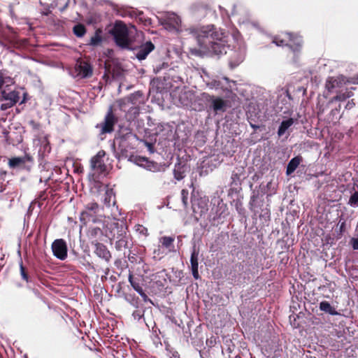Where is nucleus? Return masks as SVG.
I'll return each mask as SVG.
<instances>
[{
    "label": "nucleus",
    "mask_w": 358,
    "mask_h": 358,
    "mask_svg": "<svg viewBox=\"0 0 358 358\" xmlns=\"http://www.w3.org/2000/svg\"><path fill=\"white\" fill-rule=\"evenodd\" d=\"M189 33L196 37L201 47L215 55L226 52L224 34L214 25L203 27L199 29H189Z\"/></svg>",
    "instance_id": "1"
},
{
    "label": "nucleus",
    "mask_w": 358,
    "mask_h": 358,
    "mask_svg": "<svg viewBox=\"0 0 358 358\" xmlns=\"http://www.w3.org/2000/svg\"><path fill=\"white\" fill-rule=\"evenodd\" d=\"M115 44L122 49H131V40L129 36V29L122 21H116L110 31Z\"/></svg>",
    "instance_id": "2"
},
{
    "label": "nucleus",
    "mask_w": 358,
    "mask_h": 358,
    "mask_svg": "<svg viewBox=\"0 0 358 358\" xmlns=\"http://www.w3.org/2000/svg\"><path fill=\"white\" fill-rule=\"evenodd\" d=\"M109 229L111 234L110 238L117 239L115 244L117 250H122V249L130 248V236L127 234V227L119 222H113L110 224Z\"/></svg>",
    "instance_id": "3"
},
{
    "label": "nucleus",
    "mask_w": 358,
    "mask_h": 358,
    "mask_svg": "<svg viewBox=\"0 0 358 358\" xmlns=\"http://www.w3.org/2000/svg\"><path fill=\"white\" fill-rule=\"evenodd\" d=\"M273 42L278 46H287L293 52L299 51L303 44L301 36L289 32L281 33L275 36Z\"/></svg>",
    "instance_id": "4"
},
{
    "label": "nucleus",
    "mask_w": 358,
    "mask_h": 358,
    "mask_svg": "<svg viewBox=\"0 0 358 358\" xmlns=\"http://www.w3.org/2000/svg\"><path fill=\"white\" fill-rule=\"evenodd\" d=\"M99 205L96 202H91L85 206V209L80 213V221L82 223L80 227L87 226L90 222L94 224L101 223V220L98 217Z\"/></svg>",
    "instance_id": "5"
},
{
    "label": "nucleus",
    "mask_w": 358,
    "mask_h": 358,
    "mask_svg": "<svg viewBox=\"0 0 358 358\" xmlns=\"http://www.w3.org/2000/svg\"><path fill=\"white\" fill-rule=\"evenodd\" d=\"M118 117L113 112V107L110 106L104 117V120L96 127L101 129V134H110L114 131V126L117 123Z\"/></svg>",
    "instance_id": "6"
},
{
    "label": "nucleus",
    "mask_w": 358,
    "mask_h": 358,
    "mask_svg": "<svg viewBox=\"0 0 358 358\" xmlns=\"http://www.w3.org/2000/svg\"><path fill=\"white\" fill-rule=\"evenodd\" d=\"M347 81L343 76H331L329 77L325 83V90L327 92V97L332 93H336L341 88H342Z\"/></svg>",
    "instance_id": "7"
},
{
    "label": "nucleus",
    "mask_w": 358,
    "mask_h": 358,
    "mask_svg": "<svg viewBox=\"0 0 358 358\" xmlns=\"http://www.w3.org/2000/svg\"><path fill=\"white\" fill-rule=\"evenodd\" d=\"M105 156L106 152L103 150H101L90 159L91 169L98 174H103L106 171L107 166L103 161Z\"/></svg>",
    "instance_id": "8"
},
{
    "label": "nucleus",
    "mask_w": 358,
    "mask_h": 358,
    "mask_svg": "<svg viewBox=\"0 0 358 358\" xmlns=\"http://www.w3.org/2000/svg\"><path fill=\"white\" fill-rule=\"evenodd\" d=\"M53 255L60 260H64L67 257L68 248L66 241L62 239H56L52 243Z\"/></svg>",
    "instance_id": "9"
},
{
    "label": "nucleus",
    "mask_w": 358,
    "mask_h": 358,
    "mask_svg": "<svg viewBox=\"0 0 358 358\" xmlns=\"http://www.w3.org/2000/svg\"><path fill=\"white\" fill-rule=\"evenodd\" d=\"M245 170L243 167L236 168L235 170L232 171L231 176V182H230V188L229 190V194H232L233 192H238V187L241 189V176L244 174Z\"/></svg>",
    "instance_id": "10"
},
{
    "label": "nucleus",
    "mask_w": 358,
    "mask_h": 358,
    "mask_svg": "<svg viewBox=\"0 0 358 358\" xmlns=\"http://www.w3.org/2000/svg\"><path fill=\"white\" fill-rule=\"evenodd\" d=\"M128 280L133 289L145 300L148 296L141 286L143 282V277L139 275H134L131 272H129Z\"/></svg>",
    "instance_id": "11"
},
{
    "label": "nucleus",
    "mask_w": 358,
    "mask_h": 358,
    "mask_svg": "<svg viewBox=\"0 0 358 358\" xmlns=\"http://www.w3.org/2000/svg\"><path fill=\"white\" fill-rule=\"evenodd\" d=\"M86 235L89 241L94 245L96 243H99L103 233L100 227L92 226L88 228Z\"/></svg>",
    "instance_id": "12"
},
{
    "label": "nucleus",
    "mask_w": 358,
    "mask_h": 358,
    "mask_svg": "<svg viewBox=\"0 0 358 358\" xmlns=\"http://www.w3.org/2000/svg\"><path fill=\"white\" fill-rule=\"evenodd\" d=\"M78 74L82 78H89L92 76V68L90 64L83 60H78L76 65Z\"/></svg>",
    "instance_id": "13"
},
{
    "label": "nucleus",
    "mask_w": 358,
    "mask_h": 358,
    "mask_svg": "<svg viewBox=\"0 0 358 358\" xmlns=\"http://www.w3.org/2000/svg\"><path fill=\"white\" fill-rule=\"evenodd\" d=\"M33 157L31 155L26 154L23 157H13L10 159L8 161V166L11 169H15L17 167L24 168L27 162H33Z\"/></svg>",
    "instance_id": "14"
},
{
    "label": "nucleus",
    "mask_w": 358,
    "mask_h": 358,
    "mask_svg": "<svg viewBox=\"0 0 358 358\" xmlns=\"http://www.w3.org/2000/svg\"><path fill=\"white\" fill-rule=\"evenodd\" d=\"M154 49V44L151 41H147L137 49L136 57L140 61L143 60Z\"/></svg>",
    "instance_id": "15"
},
{
    "label": "nucleus",
    "mask_w": 358,
    "mask_h": 358,
    "mask_svg": "<svg viewBox=\"0 0 358 358\" xmlns=\"http://www.w3.org/2000/svg\"><path fill=\"white\" fill-rule=\"evenodd\" d=\"M199 254V249H196L195 247H194L192 254H191L190 264H191V269H192L193 277L196 280H198L200 278L199 274V271H198Z\"/></svg>",
    "instance_id": "16"
},
{
    "label": "nucleus",
    "mask_w": 358,
    "mask_h": 358,
    "mask_svg": "<svg viewBox=\"0 0 358 358\" xmlns=\"http://www.w3.org/2000/svg\"><path fill=\"white\" fill-rule=\"evenodd\" d=\"M94 253L100 258L104 259L106 262H109L112 257L110 252L107 247L103 243H96Z\"/></svg>",
    "instance_id": "17"
},
{
    "label": "nucleus",
    "mask_w": 358,
    "mask_h": 358,
    "mask_svg": "<svg viewBox=\"0 0 358 358\" xmlns=\"http://www.w3.org/2000/svg\"><path fill=\"white\" fill-rule=\"evenodd\" d=\"M353 96V92L351 90H346L345 92L338 91L336 92V95L329 99L327 103L328 106L333 104L336 101L343 102L347 99L350 98Z\"/></svg>",
    "instance_id": "18"
},
{
    "label": "nucleus",
    "mask_w": 358,
    "mask_h": 358,
    "mask_svg": "<svg viewBox=\"0 0 358 358\" xmlns=\"http://www.w3.org/2000/svg\"><path fill=\"white\" fill-rule=\"evenodd\" d=\"M215 214L214 220L225 217L228 215L227 205L223 202L222 199L218 200Z\"/></svg>",
    "instance_id": "19"
},
{
    "label": "nucleus",
    "mask_w": 358,
    "mask_h": 358,
    "mask_svg": "<svg viewBox=\"0 0 358 358\" xmlns=\"http://www.w3.org/2000/svg\"><path fill=\"white\" fill-rule=\"evenodd\" d=\"M174 241L175 238L172 236H164L159 238V244L168 253L175 251Z\"/></svg>",
    "instance_id": "20"
},
{
    "label": "nucleus",
    "mask_w": 358,
    "mask_h": 358,
    "mask_svg": "<svg viewBox=\"0 0 358 358\" xmlns=\"http://www.w3.org/2000/svg\"><path fill=\"white\" fill-rule=\"evenodd\" d=\"M186 165L185 164H182L181 162H178L175 164V168L173 170V175L175 179L177 180H180L185 177L186 172Z\"/></svg>",
    "instance_id": "21"
},
{
    "label": "nucleus",
    "mask_w": 358,
    "mask_h": 358,
    "mask_svg": "<svg viewBox=\"0 0 358 358\" xmlns=\"http://www.w3.org/2000/svg\"><path fill=\"white\" fill-rule=\"evenodd\" d=\"M105 69L106 73L104 77L108 74H110L113 78H117L122 76V69L117 65L112 66L106 64Z\"/></svg>",
    "instance_id": "22"
},
{
    "label": "nucleus",
    "mask_w": 358,
    "mask_h": 358,
    "mask_svg": "<svg viewBox=\"0 0 358 358\" xmlns=\"http://www.w3.org/2000/svg\"><path fill=\"white\" fill-rule=\"evenodd\" d=\"M302 161V157L301 156H296L292 158L288 163L287 166L286 174L287 176L292 174L299 166L301 162Z\"/></svg>",
    "instance_id": "23"
},
{
    "label": "nucleus",
    "mask_w": 358,
    "mask_h": 358,
    "mask_svg": "<svg viewBox=\"0 0 358 358\" xmlns=\"http://www.w3.org/2000/svg\"><path fill=\"white\" fill-rule=\"evenodd\" d=\"M192 209L193 211L195 213H199L200 215H202L203 213H206L208 210L207 208V204L205 201H202L201 199L197 200V201H194L192 203Z\"/></svg>",
    "instance_id": "24"
},
{
    "label": "nucleus",
    "mask_w": 358,
    "mask_h": 358,
    "mask_svg": "<svg viewBox=\"0 0 358 358\" xmlns=\"http://www.w3.org/2000/svg\"><path fill=\"white\" fill-rule=\"evenodd\" d=\"M294 123V120L292 117L288 118L285 120H283L280 125L279 126L278 130V136H282L285 134L286 131L293 125Z\"/></svg>",
    "instance_id": "25"
},
{
    "label": "nucleus",
    "mask_w": 358,
    "mask_h": 358,
    "mask_svg": "<svg viewBox=\"0 0 358 358\" xmlns=\"http://www.w3.org/2000/svg\"><path fill=\"white\" fill-rule=\"evenodd\" d=\"M320 310L329 313L331 315H337L338 314L336 309L334 307H332L331 304L327 301H323L320 302Z\"/></svg>",
    "instance_id": "26"
},
{
    "label": "nucleus",
    "mask_w": 358,
    "mask_h": 358,
    "mask_svg": "<svg viewBox=\"0 0 358 358\" xmlns=\"http://www.w3.org/2000/svg\"><path fill=\"white\" fill-rule=\"evenodd\" d=\"M341 109V103H338L337 106L331 108L329 113V119L331 122H336L342 117V114L340 113Z\"/></svg>",
    "instance_id": "27"
},
{
    "label": "nucleus",
    "mask_w": 358,
    "mask_h": 358,
    "mask_svg": "<svg viewBox=\"0 0 358 358\" xmlns=\"http://www.w3.org/2000/svg\"><path fill=\"white\" fill-rule=\"evenodd\" d=\"M143 96V93L140 91H137L134 93L131 94L128 96H127L124 99L127 102L130 103L131 104H136L138 101V99L141 98Z\"/></svg>",
    "instance_id": "28"
},
{
    "label": "nucleus",
    "mask_w": 358,
    "mask_h": 358,
    "mask_svg": "<svg viewBox=\"0 0 358 358\" xmlns=\"http://www.w3.org/2000/svg\"><path fill=\"white\" fill-rule=\"evenodd\" d=\"M73 32L77 37L81 38L86 34L85 26L83 24H77L73 28Z\"/></svg>",
    "instance_id": "29"
},
{
    "label": "nucleus",
    "mask_w": 358,
    "mask_h": 358,
    "mask_svg": "<svg viewBox=\"0 0 358 358\" xmlns=\"http://www.w3.org/2000/svg\"><path fill=\"white\" fill-rule=\"evenodd\" d=\"M169 254L166 250L159 244L153 251V258L156 259H162L165 255Z\"/></svg>",
    "instance_id": "30"
},
{
    "label": "nucleus",
    "mask_w": 358,
    "mask_h": 358,
    "mask_svg": "<svg viewBox=\"0 0 358 358\" xmlns=\"http://www.w3.org/2000/svg\"><path fill=\"white\" fill-rule=\"evenodd\" d=\"M115 199V193L113 189H107L104 194V203L106 206L110 207L112 203V199Z\"/></svg>",
    "instance_id": "31"
},
{
    "label": "nucleus",
    "mask_w": 358,
    "mask_h": 358,
    "mask_svg": "<svg viewBox=\"0 0 358 358\" xmlns=\"http://www.w3.org/2000/svg\"><path fill=\"white\" fill-rule=\"evenodd\" d=\"M213 108L215 111L223 110L225 106V101L221 98H215L213 100Z\"/></svg>",
    "instance_id": "32"
},
{
    "label": "nucleus",
    "mask_w": 358,
    "mask_h": 358,
    "mask_svg": "<svg viewBox=\"0 0 358 358\" xmlns=\"http://www.w3.org/2000/svg\"><path fill=\"white\" fill-rule=\"evenodd\" d=\"M222 81H223V83L222 85V91L224 92H227V93L231 92V91H232L231 83H234V81L230 80L227 77H223Z\"/></svg>",
    "instance_id": "33"
},
{
    "label": "nucleus",
    "mask_w": 358,
    "mask_h": 358,
    "mask_svg": "<svg viewBox=\"0 0 358 358\" xmlns=\"http://www.w3.org/2000/svg\"><path fill=\"white\" fill-rule=\"evenodd\" d=\"M20 275H21L22 279L25 280L27 282H29V275L28 274L27 269L26 268L25 266H24L23 262L22 260H20Z\"/></svg>",
    "instance_id": "34"
},
{
    "label": "nucleus",
    "mask_w": 358,
    "mask_h": 358,
    "mask_svg": "<svg viewBox=\"0 0 358 358\" xmlns=\"http://www.w3.org/2000/svg\"><path fill=\"white\" fill-rule=\"evenodd\" d=\"M48 198V195L45 191H41L39 192L37 197L34 201V203H38V206L41 208L43 205V201H45Z\"/></svg>",
    "instance_id": "35"
},
{
    "label": "nucleus",
    "mask_w": 358,
    "mask_h": 358,
    "mask_svg": "<svg viewBox=\"0 0 358 358\" xmlns=\"http://www.w3.org/2000/svg\"><path fill=\"white\" fill-rule=\"evenodd\" d=\"M222 80H213L207 83V86L210 89H220L222 90Z\"/></svg>",
    "instance_id": "36"
},
{
    "label": "nucleus",
    "mask_w": 358,
    "mask_h": 358,
    "mask_svg": "<svg viewBox=\"0 0 358 358\" xmlns=\"http://www.w3.org/2000/svg\"><path fill=\"white\" fill-rule=\"evenodd\" d=\"M348 204L350 206H358V191L355 192L350 197Z\"/></svg>",
    "instance_id": "37"
},
{
    "label": "nucleus",
    "mask_w": 358,
    "mask_h": 358,
    "mask_svg": "<svg viewBox=\"0 0 358 358\" xmlns=\"http://www.w3.org/2000/svg\"><path fill=\"white\" fill-rule=\"evenodd\" d=\"M135 228H136V232H138L139 234H141V235L144 236L145 237H147L149 236V232H148V228L144 227L143 225L136 224L135 226Z\"/></svg>",
    "instance_id": "38"
},
{
    "label": "nucleus",
    "mask_w": 358,
    "mask_h": 358,
    "mask_svg": "<svg viewBox=\"0 0 358 358\" xmlns=\"http://www.w3.org/2000/svg\"><path fill=\"white\" fill-rule=\"evenodd\" d=\"M102 41L101 36L96 32L94 36L90 38V44L96 46L100 44Z\"/></svg>",
    "instance_id": "39"
},
{
    "label": "nucleus",
    "mask_w": 358,
    "mask_h": 358,
    "mask_svg": "<svg viewBox=\"0 0 358 358\" xmlns=\"http://www.w3.org/2000/svg\"><path fill=\"white\" fill-rule=\"evenodd\" d=\"M188 195H189V192L187 189H182L181 199H182V202L185 208H186L188 205V202H187Z\"/></svg>",
    "instance_id": "40"
},
{
    "label": "nucleus",
    "mask_w": 358,
    "mask_h": 358,
    "mask_svg": "<svg viewBox=\"0 0 358 358\" xmlns=\"http://www.w3.org/2000/svg\"><path fill=\"white\" fill-rule=\"evenodd\" d=\"M138 19L143 23L145 26H150L152 24L151 19L144 17L143 13L142 12L139 13Z\"/></svg>",
    "instance_id": "41"
},
{
    "label": "nucleus",
    "mask_w": 358,
    "mask_h": 358,
    "mask_svg": "<svg viewBox=\"0 0 358 358\" xmlns=\"http://www.w3.org/2000/svg\"><path fill=\"white\" fill-rule=\"evenodd\" d=\"M6 99L10 100L12 105L15 104L18 101V96L14 92L8 94Z\"/></svg>",
    "instance_id": "42"
},
{
    "label": "nucleus",
    "mask_w": 358,
    "mask_h": 358,
    "mask_svg": "<svg viewBox=\"0 0 358 358\" xmlns=\"http://www.w3.org/2000/svg\"><path fill=\"white\" fill-rule=\"evenodd\" d=\"M29 124L33 129L38 130L40 129V124L34 120H30Z\"/></svg>",
    "instance_id": "43"
},
{
    "label": "nucleus",
    "mask_w": 358,
    "mask_h": 358,
    "mask_svg": "<svg viewBox=\"0 0 358 358\" xmlns=\"http://www.w3.org/2000/svg\"><path fill=\"white\" fill-rule=\"evenodd\" d=\"M350 244L354 250H358V238H352L350 240Z\"/></svg>",
    "instance_id": "44"
},
{
    "label": "nucleus",
    "mask_w": 358,
    "mask_h": 358,
    "mask_svg": "<svg viewBox=\"0 0 358 358\" xmlns=\"http://www.w3.org/2000/svg\"><path fill=\"white\" fill-rule=\"evenodd\" d=\"M317 109L318 115H322L325 111V108L323 106V105L320 104V103H318L317 106Z\"/></svg>",
    "instance_id": "45"
},
{
    "label": "nucleus",
    "mask_w": 358,
    "mask_h": 358,
    "mask_svg": "<svg viewBox=\"0 0 358 358\" xmlns=\"http://www.w3.org/2000/svg\"><path fill=\"white\" fill-rule=\"evenodd\" d=\"M355 106V103L354 101V99H352V100L348 101V103H346V105L345 106V108L347 109V110H350Z\"/></svg>",
    "instance_id": "46"
},
{
    "label": "nucleus",
    "mask_w": 358,
    "mask_h": 358,
    "mask_svg": "<svg viewBox=\"0 0 358 358\" xmlns=\"http://www.w3.org/2000/svg\"><path fill=\"white\" fill-rule=\"evenodd\" d=\"M200 7L201 8H203L206 10L210 9V6L208 3H199V4L196 5V6H195V8L196 9H198V10L199 9Z\"/></svg>",
    "instance_id": "47"
},
{
    "label": "nucleus",
    "mask_w": 358,
    "mask_h": 358,
    "mask_svg": "<svg viewBox=\"0 0 358 358\" xmlns=\"http://www.w3.org/2000/svg\"><path fill=\"white\" fill-rule=\"evenodd\" d=\"M7 175V171L3 169H0V180H5V177Z\"/></svg>",
    "instance_id": "48"
},
{
    "label": "nucleus",
    "mask_w": 358,
    "mask_h": 358,
    "mask_svg": "<svg viewBox=\"0 0 358 358\" xmlns=\"http://www.w3.org/2000/svg\"><path fill=\"white\" fill-rule=\"evenodd\" d=\"M4 84V78L3 73L0 71V89L3 87Z\"/></svg>",
    "instance_id": "49"
},
{
    "label": "nucleus",
    "mask_w": 358,
    "mask_h": 358,
    "mask_svg": "<svg viewBox=\"0 0 358 358\" xmlns=\"http://www.w3.org/2000/svg\"><path fill=\"white\" fill-rule=\"evenodd\" d=\"M257 196H252L250 199V204L252 205V203L254 202L256 199Z\"/></svg>",
    "instance_id": "50"
},
{
    "label": "nucleus",
    "mask_w": 358,
    "mask_h": 358,
    "mask_svg": "<svg viewBox=\"0 0 358 358\" xmlns=\"http://www.w3.org/2000/svg\"><path fill=\"white\" fill-rule=\"evenodd\" d=\"M345 222H343V223L341 224V227H340V230H341V231H343V229H344V227H345Z\"/></svg>",
    "instance_id": "51"
},
{
    "label": "nucleus",
    "mask_w": 358,
    "mask_h": 358,
    "mask_svg": "<svg viewBox=\"0 0 358 358\" xmlns=\"http://www.w3.org/2000/svg\"><path fill=\"white\" fill-rule=\"evenodd\" d=\"M229 64H230V66H231V69L236 67L238 64H233V63L231 62Z\"/></svg>",
    "instance_id": "52"
},
{
    "label": "nucleus",
    "mask_w": 358,
    "mask_h": 358,
    "mask_svg": "<svg viewBox=\"0 0 358 358\" xmlns=\"http://www.w3.org/2000/svg\"><path fill=\"white\" fill-rule=\"evenodd\" d=\"M68 6V3H66L63 8L61 9L62 11H63Z\"/></svg>",
    "instance_id": "53"
},
{
    "label": "nucleus",
    "mask_w": 358,
    "mask_h": 358,
    "mask_svg": "<svg viewBox=\"0 0 358 358\" xmlns=\"http://www.w3.org/2000/svg\"><path fill=\"white\" fill-rule=\"evenodd\" d=\"M47 147H48V148H49V149H50V145H49V143H47V145H45V148H46Z\"/></svg>",
    "instance_id": "54"
},
{
    "label": "nucleus",
    "mask_w": 358,
    "mask_h": 358,
    "mask_svg": "<svg viewBox=\"0 0 358 358\" xmlns=\"http://www.w3.org/2000/svg\"><path fill=\"white\" fill-rule=\"evenodd\" d=\"M234 358H242V357L241 356H239V355H236V356H235Z\"/></svg>",
    "instance_id": "55"
},
{
    "label": "nucleus",
    "mask_w": 358,
    "mask_h": 358,
    "mask_svg": "<svg viewBox=\"0 0 358 358\" xmlns=\"http://www.w3.org/2000/svg\"><path fill=\"white\" fill-rule=\"evenodd\" d=\"M129 259L130 260L131 262H133V260L131 259V257L129 256Z\"/></svg>",
    "instance_id": "56"
},
{
    "label": "nucleus",
    "mask_w": 358,
    "mask_h": 358,
    "mask_svg": "<svg viewBox=\"0 0 358 358\" xmlns=\"http://www.w3.org/2000/svg\"><path fill=\"white\" fill-rule=\"evenodd\" d=\"M129 259L130 260L131 262H133V260L131 259V257L129 256Z\"/></svg>",
    "instance_id": "57"
},
{
    "label": "nucleus",
    "mask_w": 358,
    "mask_h": 358,
    "mask_svg": "<svg viewBox=\"0 0 358 358\" xmlns=\"http://www.w3.org/2000/svg\"><path fill=\"white\" fill-rule=\"evenodd\" d=\"M129 259L130 260L131 262H133V260L131 259V257L129 256Z\"/></svg>",
    "instance_id": "58"
}]
</instances>
